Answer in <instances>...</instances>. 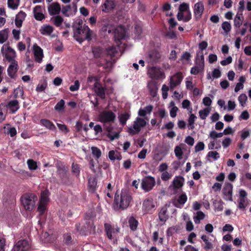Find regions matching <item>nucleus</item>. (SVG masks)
Masks as SVG:
<instances>
[{"instance_id":"obj_47","label":"nucleus","mask_w":251,"mask_h":251,"mask_svg":"<svg viewBox=\"0 0 251 251\" xmlns=\"http://www.w3.org/2000/svg\"><path fill=\"white\" fill-rule=\"evenodd\" d=\"M196 119H197V117L194 114H191L188 120L189 129H193L194 128V124Z\"/></svg>"},{"instance_id":"obj_29","label":"nucleus","mask_w":251,"mask_h":251,"mask_svg":"<svg viewBox=\"0 0 251 251\" xmlns=\"http://www.w3.org/2000/svg\"><path fill=\"white\" fill-rule=\"evenodd\" d=\"M7 109L6 104L1 103L0 104V123L5 120Z\"/></svg>"},{"instance_id":"obj_36","label":"nucleus","mask_w":251,"mask_h":251,"mask_svg":"<svg viewBox=\"0 0 251 251\" xmlns=\"http://www.w3.org/2000/svg\"><path fill=\"white\" fill-rule=\"evenodd\" d=\"M9 31L8 28L0 31V44H3L8 39Z\"/></svg>"},{"instance_id":"obj_46","label":"nucleus","mask_w":251,"mask_h":251,"mask_svg":"<svg viewBox=\"0 0 251 251\" xmlns=\"http://www.w3.org/2000/svg\"><path fill=\"white\" fill-rule=\"evenodd\" d=\"M47 203L40 202L39 203L37 210L40 215H43L47 210Z\"/></svg>"},{"instance_id":"obj_28","label":"nucleus","mask_w":251,"mask_h":251,"mask_svg":"<svg viewBox=\"0 0 251 251\" xmlns=\"http://www.w3.org/2000/svg\"><path fill=\"white\" fill-rule=\"evenodd\" d=\"M97 83H96L94 85V87L96 89V93L97 95L100 97L101 99L104 100L105 99V88L102 86H97Z\"/></svg>"},{"instance_id":"obj_17","label":"nucleus","mask_w":251,"mask_h":251,"mask_svg":"<svg viewBox=\"0 0 251 251\" xmlns=\"http://www.w3.org/2000/svg\"><path fill=\"white\" fill-rule=\"evenodd\" d=\"M204 11V5L201 1H199L194 5V13L196 20L201 18Z\"/></svg>"},{"instance_id":"obj_3","label":"nucleus","mask_w":251,"mask_h":251,"mask_svg":"<svg viewBox=\"0 0 251 251\" xmlns=\"http://www.w3.org/2000/svg\"><path fill=\"white\" fill-rule=\"evenodd\" d=\"M21 203L27 211H31L35 205L37 197L33 193H25L21 198Z\"/></svg>"},{"instance_id":"obj_19","label":"nucleus","mask_w":251,"mask_h":251,"mask_svg":"<svg viewBox=\"0 0 251 251\" xmlns=\"http://www.w3.org/2000/svg\"><path fill=\"white\" fill-rule=\"evenodd\" d=\"M155 207L152 199H147L143 203L142 209L146 213H151Z\"/></svg>"},{"instance_id":"obj_2","label":"nucleus","mask_w":251,"mask_h":251,"mask_svg":"<svg viewBox=\"0 0 251 251\" xmlns=\"http://www.w3.org/2000/svg\"><path fill=\"white\" fill-rule=\"evenodd\" d=\"M132 199L130 194L126 190H122L120 195L116 193L114 197L113 207L115 210L126 209Z\"/></svg>"},{"instance_id":"obj_22","label":"nucleus","mask_w":251,"mask_h":251,"mask_svg":"<svg viewBox=\"0 0 251 251\" xmlns=\"http://www.w3.org/2000/svg\"><path fill=\"white\" fill-rule=\"evenodd\" d=\"M42 11V7L40 5H37L33 8L34 17L36 20L41 21L45 19V16Z\"/></svg>"},{"instance_id":"obj_23","label":"nucleus","mask_w":251,"mask_h":251,"mask_svg":"<svg viewBox=\"0 0 251 251\" xmlns=\"http://www.w3.org/2000/svg\"><path fill=\"white\" fill-rule=\"evenodd\" d=\"M6 109L9 108L12 114L15 113L20 108L19 102L16 100L9 101L6 104Z\"/></svg>"},{"instance_id":"obj_38","label":"nucleus","mask_w":251,"mask_h":251,"mask_svg":"<svg viewBox=\"0 0 251 251\" xmlns=\"http://www.w3.org/2000/svg\"><path fill=\"white\" fill-rule=\"evenodd\" d=\"M201 239L205 243L203 248L205 250H211L213 248L212 244L209 241V238L206 235H202L201 236Z\"/></svg>"},{"instance_id":"obj_52","label":"nucleus","mask_w":251,"mask_h":251,"mask_svg":"<svg viewBox=\"0 0 251 251\" xmlns=\"http://www.w3.org/2000/svg\"><path fill=\"white\" fill-rule=\"evenodd\" d=\"M222 27L224 31L227 33L229 32L231 29V26L230 24L228 22H224L222 25Z\"/></svg>"},{"instance_id":"obj_50","label":"nucleus","mask_w":251,"mask_h":251,"mask_svg":"<svg viewBox=\"0 0 251 251\" xmlns=\"http://www.w3.org/2000/svg\"><path fill=\"white\" fill-rule=\"evenodd\" d=\"M210 112V110L208 108H206L203 110H201L199 111V115L200 118L202 120H205L206 117L208 115Z\"/></svg>"},{"instance_id":"obj_32","label":"nucleus","mask_w":251,"mask_h":251,"mask_svg":"<svg viewBox=\"0 0 251 251\" xmlns=\"http://www.w3.org/2000/svg\"><path fill=\"white\" fill-rule=\"evenodd\" d=\"M128 223L131 230L135 231L137 229L139 223L134 217H130L128 219Z\"/></svg>"},{"instance_id":"obj_63","label":"nucleus","mask_w":251,"mask_h":251,"mask_svg":"<svg viewBox=\"0 0 251 251\" xmlns=\"http://www.w3.org/2000/svg\"><path fill=\"white\" fill-rule=\"evenodd\" d=\"M57 126L58 128L62 131L64 132L65 134L69 132V129L65 125L57 124Z\"/></svg>"},{"instance_id":"obj_13","label":"nucleus","mask_w":251,"mask_h":251,"mask_svg":"<svg viewBox=\"0 0 251 251\" xmlns=\"http://www.w3.org/2000/svg\"><path fill=\"white\" fill-rule=\"evenodd\" d=\"M30 248V245L26 240H21L14 245L13 251H27Z\"/></svg>"},{"instance_id":"obj_56","label":"nucleus","mask_w":251,"mask_h":251,"mask_svg":"<svg viewBox=\"0 0 251 251\" xmlns=\"http://www.w3.org/2000/svg\"><path fill=\"white\" fill-rule=\"evenodd\" d=\"M47 86V82L46 80L42 83H39L36 88L37 92H42L45 90Z\"/></svg>"},{"instance_id":"obj_33","label":"nucleus","mask_w":251,"mask_h":251,"mask_svg":"<svg viewBox=\"0 0 251 251\" xmlns=\"http://www.w3.org/2000/svg\"><path fill=\"white\" fill-rule=\"evenodd\" d=\"M167 208L166 206L163 207L158 214L159 219L160 221L165 222L168 218L167 215Z\"/></svg>"},{"instance_id":"obj_9","label":"nucleus","mask_w":251,"mask_h":251,"mask_svg":"<svg viewBox=\"0 0 251 251\" xmlns=\"http://www.w3.org/2000/svg\"><path fill=\"white\" fill-rule=\"evenodd\" d=\"M149 77L153 79H163L165 78V75L163 71L158 67L153 66L151 67L148 71Z\"/></svg>"},{"instance_id":"obj_21","label":"nucleus","mask_w":251,"mask_h":251,"mask_svg":"<svg viewBox=\"0 0 251 251\" xmlns=\"http://www.w3.org/2000/svg\"><path fill=\"white\" fill-rule=\"evenodd\" d=\"M184 182V178L183 176H176L172 182V186L175 190H178L183 186Z\"/></svg>"},{"instance_id":"obj_57","label":"nucleus","mask_w":251,"mask_h":251,"mask_svg":"<svg viewBox=\"0 0 251 251\" xmlns=\"http://www.w3.org/2000/svg\"><path fill=\"white\" fill-rule=\"evenodd\" d=\"M80 83L78 80L75 81L74 84L70 86V90L72 92L77 91L79 89Z\"/></svg>"},{"instance_id":"obj_48","label":"nucleus","mask_w":251,"mask_h":251,"mask_svg":"<svg viewBox=\"0 0 251 251\" xmlns=\"http://www.w3.org/2000/svg\"><path fill=\"white\" fill-rule=\"evenodd\" d=\"M48 193L49 191L48 190H45L41 193L40 202L48 203L49 201Z\"/></svg>"},{"instance_id":"obj_14","label":"nucleus","mask_w":251,"mask_h":251,"mask_svg":"<svg viewBox=\"0 0 251 251\" xmlns=\"http://www.w3.org/2000/svg\"><path fill=\"white\" fill-rule=\"evenodd\" d=\"M116 3L115 0H105L100 6L101 10L104 13H108L115 8Z\"/></svg>"},{"instance_id":"obj_61","label":"nucleus","mask_w":251,"mask_h":251,"mask_svg":"<svg viewBox=\"0 0 251 251\" xmlns=\"http://www.w3.org/2000/svg\"><path fill=\"white\" fill-rule=\"evenodd\" d=\"M172 176V174H169L167 171H165L162 172L161 177L163 181H167L171 178Z\"/></svg>"},{"instance_id":"obj_6","label":"nucleus","mask_w":251,"mask_h":251,"mask_svg":"<svg viewBox=\"0 0 251 251\" xmlns=\"http://www.w3.org/2000/svg\"><path fill=\"white\" fill-rule=\"evenodd\" d=\"M104 227L107 238L110 240H114V243L117 242L116 238L118 234L120 232V228L117 226L112 225L109 223H105Z\"/></svg>"},{"instance_id":"obj_43","label":"nucleus","mask_w":251,"mask_h":251,"mask_svg":"<svg viewBox=\"0 0 251 251\" xmlns=\"http://www.w3.org/2000/svg\"><path fill=\"white\" fill-rule=\"evenodd\" d=\"M118 52V49L115 47L112 46L107 49L106 54L113 58Z\"/></svg>"},{"instance_id":"obj_42","label":"nucleus","mask_w":251,"mask_h":251,"mask_svg":"<svg viewBox=\"0 0 251 251\" xmlns=\"http://www.w3.org/2000/svg\"><path fill=\"white\" fill-rule=\"evenodd\" d=\"M205 217L204 214L202 211H198L196 216H194V221L196 224L200 223L201 220H203Z\"/></svg>"},{"instance_id":"obj_60","label":"nucleus","mask_w":251,"mask_h":251,"mask_svg":"<svg viewBox=\"0 0 251 251\" xmlns=\"http://www.w3.org/2000/svg\"><path fill=\"white\" fill-rule=\"evenodd\" d=\"M97 183V182L95 178H91L88 180L89 186L92 190H95Z\"/></svg>"},{"instance_id":"obj_27","label":"nucleus","mask_w":251,"mask_h":251,"mask_svg":"<svg viewBox=\"0 0 251 251\" xmlns=\"http://www.w3.org/2000/svg\"><path fill=\"white\" fill-rule=\"evenodd\" d=\"M53 27L49 25H44L39 30L42 35H50L53 31Z\"/></svg>"},{"instance_id":"obj_45","label":"nucleus","mask_w":251,"mask_h":251,"mask_svg":"<svg viewBox=\"0 0 251 251\" xmlns=\"http://www.w3.org/2000/svg\"><path fill=\"white\" fill-rule=\"evenodd\" d=\"M20 0H8L7 4L9 8L12 9H16L18 8Z\"/></svg>"},{"instance_id":"obj_16","label":"nucleus","mask_w":251,"mask_h":251,"mask_svg":"<svg viewBox=\"0 0 251 251\" xmlns=\"http://www.w3.org/2000/svg\"><path fill=\"white\" fill-rule=\"evenodd\" d=\"M10 64L7 68V74L11 78H15L16 76L17 72L19 69L18 63L17 61L9 62Z\"/></svg>"},{"instance_id":"obj_24","label":"nucleus","mask_w":251,"mask_h":251,"mask_svg":"<svg viewBox=\"0 0 251 251\" xmlns=\"http://www.w3.org/2000/svg\"><path fill=\"white\" fill-rule=\"evenodd\" d=\"M92 52L96 59L102 58L105 53L103 49L100 47H92Z\"/></svg>"},{"instance_id":"obj_12","label":"nucleus","mask_w":251,"mask_h":251,"mask_svg":"<svg viewBox=\"0 0 251 251\" xmlns=\"http://www.w3.org/2000/svg\"><path fill=\"white\" fill-rule=\"evenodd\" d=\"M183 78L182 73L178 72L176 73L170 78V87L171 90L174 89L177 86L179 85Z\"/></svg>"},{"instance_id":"obj_8","label":"nucleus","mask_w":251,"mask_h":251,"mask_svg":"<svg viewBox=\"0 0 251 251\" xmlns=\"http://www.w3.org/2000/svg\"><path fill=\"white\" fill-rule=\"evenodd\" d=\"M116 115L111 110H105L100 112L99 115V121L102 123H113Z\"/></svg>"},{"instance_id":"obj_53","label":"nucleus","mask_w":251,"mask_h":251,"mask_svg":"<svg viewBox=\"0 0 251 251\" xmlns=\"http://www.w3.org/2000/svg\"><path fill=\"white\" fill-rule=\"evenodd\" d=\"M175 153L176 156L179 159H181L182 158V155L183 154V151L181 147L179 146H177L175 148Z\"/></svg>"},{"instance_id":"obj_34","label":"nucleus","mask_w":251,"mask_h":251,"mask_svg":"<svg viewBox=\"0 0 251 251\" xmlns=\"http://www.w3.org/2000/svg\"><path fill=\"white\" fill-rule=\"evenodd\" d=\"M83 30H85V35L83 36L84 41H91L92 40L93 31L89 28L88 25H83Z\"/></svg>"},{"instance_id":"obj_37","label":"nucleus","mask_w":251,"mask_h":251,"mask_svg":"<svg viewBox=\"0 0 251 251\" xmlns=\"http://www.w3.org/2000/svg\"><path fill=\"white\" fill-rule=\"evenodd\" d=\"M50 20L56 27H59L63 22V18L60 15H56L51 18Z\"/></svg>"},{"instance_id":"obj_54","label":"nucleus","mask_w":251,"mask_h":251,"mask_svg":"<svg viewBox=\"0 0 251 251\" xmlns=\"http://www.w3.org/2000/svg\"><path fill=\"white\" fill-rule=\"evenodd\" d=\"M178 10L183 13L190 10L189 4L185 2H183L180 4L179 6Z\"/></svg>"},{"instance_id":"obj_15","label":"nucleus","mask_w":251,"mask_h":251,"mask_svg":"<svg viewBox=\"0 0 251 251\" xmlns=\"http://www.w3.org/2000/svg\"><path fill=\"white\" fill-rule=\"evenodd\" d=\"M233 185L230 183H226L223 189V198L226 201H232Z\"/></svg>"},{"instance_id":"obj_30","label":"nucleus","mask_w":251,"mask_h":251,"mask_svg":"<svg viewBox=\"0 0 251 251\" xmlns=\"http://www.w3.org/2000/svg\"><path fill=\"white\" fill-rule=\"evenodd\" d=\"M149 56L151 61L156 62L160 59L161 55L157 50H153L149 52Z\"/></svg>"},{"instance_id":"obj_35","label":"nucleus","mask_w":251,"mask_h":251,"mask_svg":"<svg viewBox=\"0 0 251 251\" xmlns=\"http://www.w3.org/2000/svg\"><path fill=\"white\" fill-rule=\"evenodd\" d=\"M40 124L43 126L50 130H54L55 129L54 125L50 120L43 119L40 120Z\"/></svg>"},{"instance_id":"obj_31","label":"nucleus","mask_w":251,"mask_h":251,"mask_svg":"<svg viewBox=\"0 0 251 251\" xmlns=\"http://www.w3.org/2000/svg\"><path fill=\"white\" fill-rule=\"evenodd\" d=\"M187 200V197L186 194L183 193L178 197L177 200L178 203H174V205L176 207L181 208V207L179 206L178 204L183 205L186 202Z\"/></svg>"},{"instance_id":"obj_11","label":"nucleus","mask_w":251,"mask_h":251,"mask_svg":"<svg viewBox=\"0 0 251 251\" xmlns=\"http://www.w3.org/2000/svg\"><path fill=\"white\" fill-rule=\"evenodd\" d=\"M155 184V180L153 177L147 176L142 181L141 186L142 189L146 192L151 190Z\"/></svg>"},{"instance_id":"obj_51","label":"nucleus","mask_w":251,"mask_h":251,"mask_svg":"<svg viewBox=\"0 0 251 251\" xmlns=\"http://www.w3.org/2000/svg\"><path fill=\"white\" fill-rule=\"evenodd\" d=\"M27 164L29 169L30 170H35L37 168L36 162L32 159L28 160Z\"/></svg>"},{"instance_id":"obj_44","label":"nucleus","mask_w":251,"mask_h":251,"mask_svg":"<svg viewBox=\"0 0 251 251\" xmlns=\"http://www.w3.org/2000/svg\"><path fill=\"white\" fill-rule=\"evenodd\" d=\"M54 109L58 112L63 111L65 109V101L62 99L59 101L54 106Z\"/></svg>"},{"instance_id":"obj_55","label":"nucleus","mask_w":251,"mask_h":251,"mask_svg":"<svg viewBox=\"0 0 251 251\" xmlns=\"http://www.w3.org/2000/svg\"><path fill=\"white\" fill-rule=\"evenodd\" d=\"M247 96L245 94H241L238 97V100L242 106H244L247 100Z\"/></svg>"},{"instance_id":"obj_64","label":"nucleus","mask_w":251,"mask_h":251,"mask_svg":"<svg viewBox=\"0 0 251 251\" xmlns=\"http://www.w3.org/2000/svg\"><path fill=\"white\" fill-rule=\"evenodd\" d=\"M244 20V18L242 17V19H234V26L235 27L239 28L243 23V21Z\"/></svg>"},{"instance_id":"obj_5","label":"nucleus","mask_w":251,"mask_h":251,"mask_svg":"<svg viewBox=\"0 0 251 251\" xmlns=\"http://www.w3.org/2000/svg\"><path fill=\"white\" fill-rule=\"evenodd\" d=\"M83 22L79 20L73 25L74 38L80 43L84 41L83 36L85 35V30H83Z\"/></svg>"},{"instance_id":"obj_26","label":"nucleus","mask_w":251,"mask_h":251,"mask_svg":"<svg viewBox=\"0 0 251 251\" xmlns=\"http://www.w3.org/2000/svg\"><path fill=\"white\" fill-rule=\"evenodd\" d=\"M108 157L111 161H115V160H121L122 159V156L120 152L117 151L111 150L108 152Z\"/></svg>"},{"instance_id":"obj_20","label":"nucleus","mask_w":251,"mask_h":251,"mask_svg":"<svg viewBox=\"0 0 251 251\" xmlns=\"http://www.w3.org/2000/svg\"><path fill=\"white\" fill-rule=\"evenodd\" d=\"M33 48L35 60L38 63H41L44 56L43 50L36 44L34 45Z\"/></svg>"},{"instance_id":"obj_25","label":"nucleus","mask_w":251,"mask_h":251,"mask_svg":"<svg viewBox=\"0 0 251 251\" xmlns=\"http://www.w3.org/2000/svg\"><path fill=\"white\" fill-rule=\"evenodd\" d=\"M148 88L149 89L150 94L152 98H155L157 95L158 87L156 84L154 82H150L148 83Z\"/></svg>"},{"instance_id":"obj_59","label":"nucleus","mask_w":251,"mask_h":251,"mask_svg":"<svg viewBox=\"0 0 251 251\" xmlns=\"http://www.w3.org/2000/svg\"><path fill=\"white\" fill-rule=\"evenodd\" d=\"M204 144L202 142H199L195 147L196 152H199L202 151L204 149Z\"/></svg>"},{"instance_id":"obj_58","label":"nucleus","mask_w":251,"mask_h":251,"mask_svg":"<svg viewBox=\"0 0 251 251\" xmlns=\"http://www.w3.org/2000/svg\"><path fill=\"white\" fill-rule=\"evenodd\" d=\"M206 157H211L215 160H217L220 157V155L216 151H210L207 153Z\"/></svg>"},{"instance_id":"obj_1","label":"nucleus","mask_w":251,"mask_h":251,"mask_svg":"<svg viewBox=\"0 0 251 251\" xmlns=\"http://www.w3.org/2000/svg\"><path fill=\"white\" fill-rule=\"evenodd\" d=\"M102 30L107 31L108 33H112L114 35L115 41L118 43L124 39L126 36V29L122 25L115 27L112 22L107 17L102 18L101 20Z\"/></svg>"},{"instance_id":"obj_40","label":"nucleus","mask_w":251,"mask_h":251,"mask_svg":"<svg viewBox=\"0 0 251 251\" xmlns=\"http://www.w3.org/2000/svg\"><path fill=\"white\" fill-rule=\"evenodd\" d=\"M91 151L93 156L97 160L98 162H99L98 159L101 156V151L97 147L93 146L91 147Z\"/></svg>"},{"instance_id":"obj_18","label":"nucleus","mask_w":251,"mask_h":251,"mask_svg":"<svg viewBox=\"0 0 251 251\" xmlns=\"http://www.w3.org/2000/svg\"><path fill=\"white\" fill-rule=\"evenodd\" d=\"M48 10L50 15H57L61 11L60 5L57 2H53L49 5L48 6Z\"/></svg>"},{"instance_id":"obj_39","label":"nucleus","mask_w":251,"mask_h":251,"mask_svg":"<svg viewBox=\"0 0 251 251\" xmlns=\"http://www.w3.org/2000/svg\"><path fill=\"white\" fill-rule=\"evenodd\" d=\"M26 14L25 12L21 11L16 16V19L15 20V25L17 27H20L23 24V20L20 19L19 17L23 16L24 18L25 17Z\"/></svg>"},{"instance_id":"obj_4","label":"nucleus","mask_w":251,"mask_h":251,"mask_svg":"<svg viewBox=\"0 0 251 251\" xmlns=\"http://www.w3.org/2000/svg\"><path fill=\"white\" fill-rule=\"evenodd\" d=\"M57 174L60 179L61 182L66 185H70L71 182L70 179V176L68 173V168L63 164H57L56 165Z\"/></svg>"},{"instance_id":"obj_41","label":"nucleus","mask_w":251,"mask_h":251,"mask_svg":"<svg viewBox=\"0 0 251 251\" xmlns=\"http://www.w3.org/2000/svg\"><path fill=\"white\" fill-rule=\"evenodd\" d=\"M119 118L120 124L124 126L126 124V121L129 119L130 115L126 112L121 114Z\"/></svg>"},{"instance_id":"obj_7","label":"nucleus","mask_w":251,"mask_h":251,"mask_svg":"<svg viewBox=\"0 0 251 251\" xmlns=\"http://www.w3.org/2000/svg\"><path fill=\"white\" fill-rule=\"evenodd\" d=\"M1 53L5 59L8 62L16 61V52L11 47L7 46L5 48L4 45L1 48Z\"/></svg>"},{"instance_id":"obj_49","label":"nucleus","mask_w":251,"mask_h":251,"mask_svg":"<svg viewBox=\"0 0 251 251\" xmlns=\"http://www.w3.org/2000/svg\"><path fill=\"white\" fill-rule=\"evenodd\" d=\"M72 171L76 176H79L80 171V165L73 163L72 165Z\"/></svg>"},{"instance_id":"obj_10","label":"nucleus","mask_w":251,"mask_h":251,"mask_svg":"<svg viewBox=\"0 0 251 251\" xmlns=\"http://www.w3.org/2000/svg\"><path fill=\"white\" fill-rule=\"evenodd\" d=\"M146 125L147 122L144 119L138 117L134 122L133 128L131 127L129 128L128 132L129 134L134 135L136 133L139 132L141 130V128L145 126Z\"/></svg>"},{"instance_id":"obj_62","label":"nucleus","mask_w":251,"mask_h":251,"mask_svg":"<svg viewBox=\"0 0 251 251\" xmlns=\"http://www.w3.org/2000/svg\"><path fill=\"white\" fill-rule=\"evenodd\" d=\"M71 7L70 5L63 6L62 9V14L65 16L69 17V15L68 14V12L71 10Z\"/></svg>"}]
</instances>
